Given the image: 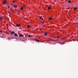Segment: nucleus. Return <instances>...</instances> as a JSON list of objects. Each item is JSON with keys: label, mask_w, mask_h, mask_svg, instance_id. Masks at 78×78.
<instances>
[{"label": "nucleus", "mask_w": 78, "mask_h": 78, "mask_svg": "<svg viewBox=\"0 0 78 78\" xmlns=\"http://www.w3.org/2000/svg\"><path fill=\"white\" fill-rule=\"evenodd\" d=\"M7 2V1H6V0H5L4 1H3V4H6V3Z\"/></svg>", "instance_id": "nucleus-1"}, {"label": "nucleus", "mask_w": 78, "mask_h": 78, "mask_svg": "<svg viewBox=\"0 0 78 78\" xmlns=\"http://www.w3.org/2000/svg\"><path fill=\"white\" fill-rule=\"evenodd\" d=\"M19 37H24V35H22V34H20V35L19 36Z\"/></svg>", "instance_id": "nucleus-2"}, {"label": "nucleus", "mask_w": 78, "mask_h": 78, "mask_svg": "<svg viewBox=\"0 0 78 78\" xmlns=\"http://www.w3.org/2000/svg\"><path fill=\"white\" fill-rule=\"evenodd\" d=\"M16 27H20V24H17L16 25Z\"/></svg>", "instance_id": "nucleus-3"}, {"label": "nucleus", "mask_w": 78, "mask_h": 78, "mask_svg": "<svg viewBox=\"0 0 78 78\" xmlns=\"http://www.w3.org/2000/svg\"><path fill=\"white\" fill-rule=\"evenodd\" d=\"M13 34H15V32L14 31H12L11 33V35H12Z\"/></svg>", "instance_id": "nucleus-4"}, {"label": "nucleus", "mask_w": 78, "mask_h": 78, "mask_svg": "<svg viewBox=\"0 0 78 78\" xmlns=\"http://www.w3.org/2000/svg\"><path fill=\"white\" fill-rule=\"evenodd\" d=\"M15 36H16V37H18V35H17V34H15L14 35Z\"/></svg>", "instance_id": "nucleus-5"}, {"label": "nucleus", "mask_w": 78, "mask_h": 78, "mask_svg": "<svg viewBox=\"0 0 78 78\" xmlns=\"http://www.w3.org/2000/svg\"><path fill=\"white\" fill-rule=\"evenodd\" d=\"M36 41H37V42H39V41H40L39 40H37V39H36Z\"/></svg>", "instance_id": "nucleus-6"}, {"label": "nucleus", "mask_w": 78, "mask_h": 78, "mask_svg": "<svg viewBox=\"0 0 78 78\" xmlns=\"http://www.w3.org/2000/svg\"><path fill=\"white\" fill-rule=\"evenodd\" d=\"M28 37H33V36H31L30 35H29L28 36Z\"/></svg>", "instance_id": "nucleus-7"}, {"label": "nucleus", "mask_w": 78, "mask_h": 78, "mask_svg": "<svg viewBox=\"0 0 78 78\" xmlns=\"http://www.w3.org/2000/svg\"><path fill=\"white\" fill-rule=\"evenodd\" d=\"M20 9L21 10H23V7H21L20 8Z\"/></svg>", "instance_id": "nucleus-8"}, {"label": "nucleus", "mask_w": 78, "mask_h": 78, "mask_svg": "<svg viewBox=\"0 0 78 78\" xmlns=\"http://www.w3.org/2000/svg\"><path fill=\"white\" fill-rule=\"evenodd\" d=\"M68 3H71V1L70 0H69L68 2Z\"/></svg>", "instance_id": "nucleus-9"}, {"label": "nucleus", "mask_w": 78, "mask_h": 78, "mask_svg": "<svg viewBox=\"0 0 78 78\" xmlns=\"http://www.w3.org/2000/svg\"><path fill=\"white\" fill-rule=\"evenodd\" d=\"M30 25H28L27 26V28H30Z\"/></svg>", "instance_id": "nucleus-10"}, {"label": "nucleus", "mask_w": 78, "mask_h": 78, "mask_svg": "<svg viewBox=\"0 0 78 78\" xmlns=\"http://www.w3.org/2000/svg\"><path fill=\"white\" fill-rule=\"evenodd\" d=\"M47 32H46V33L44 34L45 35V36H47Z\"/></svg>", "instance_id": "nucleus-11"}, {"label": "nucleus", "mask_w": 78, "mask_h": 78, "mask_svg": "<svg viewBox=\"0 0 78 78\" xmlns=\"http://www.w3.org/2000/svg\"><path fill=\"white\" fill-rule=\"evenodd\" d=\"M14 7H16V8H17V5H14Z\"/></svg>", "instance_id": "nucleus-12"}, {"label": "nucleus", "mask_w": 78, "mask_h": 78, "mask_svg": "<svg viewBox=\"0 0 78 78\" xmlns=\"http://www.w3.org/2000/svg\"><path fill=\"white\" fill-rule=\"evenodd\" d=\"M0 19H1V20H3V18L2 17H1L0 18Z\"/></svg>", "instance_id": "nucleus-13"}, {"label": "nucleus", "mask_w": 78, "mask_h": 78, "mask_svg": "<svg viewBox=\"0 0 78 78\" xmlns=\"http://www.w3.org/2000/svg\"><path fill=\"white\" fill-rule=\"evenodd\" d=\"M48 9H51V7H49L48 8Z\"/></svg>", "instance_id": "nucleus-14"}, {"label": "nucleus", "mask_w": 78, "mask_h": 78, "mask_svg": "<svg viewBox=\"0 0 78 78\" xmlns=\"http://www.w3.org/2000/svg\"><path fill=\"white\" fill-rule=\"evenodd\" d=\"M76 9H77V8H76V7H75L74 8V10H76Z\"/></svg>", "instance_id": "nucleus-15"}, {"label": "nucleus", "mask_w": 78, "mask_h": 78, "mask_svg": "<svg viewBox=\"0 0 78 78\" xmlns=\"http://www.w3.org/2000/svg\"><path fill=\"white\" fill-rule=\"evenodd\" d=\"M8 9H9V8H10V6H8Z\"/></svg>", "instance_id": "nucleus-16"}, {"label": "nucleus", "mask_w": 78, "mask_h": 78, "mask_svg": "<svg viewBox=\"0 0 78 78\" xmlns=\"http://www.w3.org/2000/svg\"><path fill=\"white\" fill-rule=\"evenodd\" d=\"M49 19H50V20L52 19V18H51V17H50V18H49Z\"/></svg>", "instance_id": "nucleus-17"}, {"label": "nucleus", "mask_w": 78, "mask_h": 78, "mask_svg": "<svg viewBox=\"0 0 78 78\" xmlns=\"http://www.w3.org/2000/svg\"><path fill=\"white\" fill-rule=\"evenodd\" d=\"M13 3H15V2H16V1H12Z\"/></svg>", "instance_id": "nucleus-18"}, {"label": "nucleus", "mask_w": 78, "mask_h": 78, "mask_svg": "<svg viewBox=\"0 0 78 78\" xmlns=\"http://www.w3.org/2000/svg\"><path fill=\"white\" fill-rule=\"evenodd\" d=\"M0 33H3V31L2 30L0 31Z\"/></svg>", "instance_id": "nucleus-19"}, {"label": "nucleus", "mask_w": 78, "mask_h": 78, "mask_svg": "<svg viewBox=\"0 0 78 78\" xmlns=\"http://www.w3.org/2000/svg\"><path fill=\"white\" fill-rule=\"evenodd\" d=\"M41 19H42V17L41 16L40 17V19L41 20Z\"/></svg>", "instance_id": "nucleus-20"}, {"label": "nucleus", "mask_w": 78, "mask_h": 78, "mask_svg": "<svg viewBox=\"0 0 78 78\" xmlns=\"http://www.w3.org/2000/svg\"><path fill=\"white\" fill-rule=\"evenodd\" d=\"M52 41H53L54 42H55V40L54 39L52 40Z\"/></svg>", "instance_id": "nucleus-21"}, {"label": "nucleus", "mask_w": 78, "mask_h": 78, "mask_svg": "<svg viewBox=\"0 0 78 78\" xmlns=\"http://www.w3.org/2000/svg\"><path fill=\"white\" fill-rule=\"evenodd\" d=\"M55 41H56V42H57V40H55Z\"/></svg>", "instance_id": "nucleus-22"}, {"label": "nucleus", "mask_w": 78, "mask_h": 78, "mask_svg": "<svg viewBox=\"0 0 78 78\" xmlns=\"http://www.w3.org/2000/svg\"><path fill=\"white\" fill-rule=\"evenodd\" d=\"M63 44H64L65 42L64 41H63Z\"/></svg>", "instance_id": "nucleus-23"}, {"label": "nucleus", "mask_w": 78, "mask_h": 78, "mask_svg": "<svg viewBox=\"0 0 78 78\" xmlns=\"http://www.w3.org/2000/svg\"><path fill=\"white\" fill-rule=\"evenodd\" d=\"M57 39H58V38H59V37L58 36V37H57Z\"/></svg>", "instance_id": "nucleus-24"}, {"label": "nucleus", "mask_w": 78, "mask_h": 78, "mask_svg": "<svg viewBox=\"0 0 78 78\" xmlns=\"http://www.w3.org/2000/svg\"><path fill=\"white\" fill-rule=\"evenodd\" d=\"M41 19L42 20H44V19H43V18H41Z\"/></svg>", "instance_id": "nucleus-25"}, {"label": "nucleus", "mask_w": 78, "mask_h": 78, "mask_svg": "<svg viewBox=\"0 0 78 78\" xmlns=\"http://www.w3.org/2000/svg\"><path fill=\"white\" fill-rule=\"evenodd\" d=\"M43 24H44V23H42V25H43Z\"/></svg>", "instance_id": "nucleus-26"}, {"label": "nucleus", "mask_w": 78, "mask_h": 78, "mask_svg": "<svg viewBox=\"0 0 78 78\" xmlns=\"http://www.w3.org/2000/svg\"><path fill=\"white\" fill-rule=\"evenodd\" d=\"M23 7H25V5H24V6H23Z\"/></svg>", "instance_id": "nucleus-27"}, {"label": "nucleus", "mask_w": 78, "mask_h": 78, "mask_svg": "<svg viewBox=\"0 0 78 78\" xmlns=\"http://www.w3.org/2000/svg\"><path fill=\"white\" fill-rule=\"evenodd\" d=\"M16 5V4H14V5Z\"/></svg>", "instance_id": "nucleus-28"}]
</instances>
